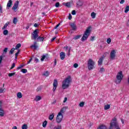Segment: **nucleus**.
Returning a JSON list of instances; mask_svg holds the SVG:
<instances>
[{"instance_id": "1", "label": "nucleus", "mask_w": 129, "mask_h": 129, "mask_svg": "<svg viewBox=\"0 0 129 129\" xmlns=\"http://www.w3.org/2000/svg\"><path fill=\"white\" fill-rule=\"evenodd\" d=\"M31 39L32 40H37V42H43L44 38L43 37L39 36L38 29H36L32 34Z\"/></svg>"}, {"instance_id": "2", "label": "nucleus", "mask_w": 129, "mask_h": 129, "mask_svg": "<svg viewBox=\"0 0 129 129\" xmlns=\"http://www.w3.org/2000/svg\"><path fill=\"white\" fill-rule=\"evenodd\" d=\"M91 33V27L89 26L87 28V29L85 31L84 34H83V36L81 38V41L82 42H84V41H86V40H87Z\"/></svg>"}, {"instance_id": "3", "label": "nucleus", "mask_w": 129, "mask_h": 129, "mask_svg": "<svg viewBox=\"0 0 129 129\" xmlns=\"http://www.w3.org/2000/svg\"><path fill=\"white\" fill-rule=\"evenodd\" d=\"M72 80L71 79V76H69L67 78H66L64 81H63L62 82V88L63 89H66L67 88H68V87H69L70 83H71Z\"/></svg>"}, {"instance_id": "4", "label": "nucleus", "mask_w": 129, "mask_h": 129, "mask_svg": "<svg viewBox=\"0 0 129 129\" xmlns=\"http://www.w3.org/2000/svg\"><path fill=\"white\" fill-rule=\"evenodd\" d=\"M94 65H95V62L92 60V59L90 58L88 60V68L89 70H92L94 68Z\"/></svg>"}, {"instance_id": "5", "label": "nucleus", "mask_w": 129, "mask_h": 129, "mask_svg": "<svg viewBox=\"0 0 129 129\" xmlns=\"http://www.w3.org/2000/svg\"><path fill=\"white\" fill-rule=\"evenodd\" d=\"M123 77V76H122V72L120 71L117 74V76H116V79L118 80V81H116V84H117L118 83H120Z\"/></svg>"}, {"instance_id": "6", "label": "nucleus", "mask_w": 129, "mask_h": 129, "mask_svg": "<svg viewBox=\"0 0 129 129\" xmlns=\"http://www.w3.org/2000/svg\"><path fill=\"white\" fill-rule=\"evenodd\" d=\"M62 119H63V115L61 112H59L56 117V122H57V123H60V122L62 121Z\"/></svg>"}, {"instance_id": "7", "label": "nucleus", "mask_w": 129, "mask_h": 129, "mask_svg": "<svg viewBox=\"0 0 129 129\" xmlns=\"http://www.w3.org/2000/svg\"><path fill=\"white\" fill-rule=\"evenodd\" d=\"M115 54H116V51L115 50H112L110 53V58L111 60H114L115 59Z\"/></svg>"}, {"instance_id": "8", "label": "nucleus", "mask_w": 129, "mask_h": 129, "mask_svg": "<svg viewBox=\"0 0 129 129\" xmlns=\"http://www.w3.org/2000/svg\"><path fill=\"white\" fill-rule=\"evenodd\" d=\"M19 1H16L13 7H12V10H13V11H16V10L18 9V7H19Z\"/></svg>"}, {"instance_id": "9", "label": "nucleus", "mask_w": 129, "mask_h": 129, "mask_svg": "<svg viewBox=\"0 0 129 129\" xmlns=\"http://www.w3.org/2000/svg\"><path fill=\"white\" fill-rule=\"evenodd\" d=\"M103 59H104V55H102L101 58H99L98 61V66H101L102 65V62H103Z\"/></svg>"}, {"instance_id": "10", "label": "nucleus", "mask_w": 129, "mask_h": 129, "mask_svg": "<svg viewBox=\"0 0 129 129\" xmlns=\"http://www.w3.org/2000/svg\"><path fill=\"white\" fill-rule=\"evenodd\" d=\"M12 5H13V1L9 0L7 3V10H9L10 8L12 7Z\"/></svg>"}, {"instance_id": "11", "label": "nucleus", "mask_w": 129, "mask_h": 129, "mask_svg": "<svg viewBox=\"0 0 129 129\" xmlns=\"http://www.w3.org/2000/svg\"><path fill=\"white\" fill-rule=\"evenodd\" d=\"M117 126L116 123H114V121L112 120L111 123H110L109 129H113V127Z\"/></svg>"}, {"instance_id": "12", "label": "nucleus", "mask_w": 129, "mask_h": 129, "mask_svg": "<svg viewBox=\"0 0 129 129\" xmlns=\"http://www.w3.org/2000/svg\"><path fill=\"white\" fill-rule=\"evenodd\" d=\"M113 121H114V123H116V126H114V127H115V128L116 129H120V128L119 127V126L118 125V123H117V122L116 121V118H114L112 119Z\"/></svg>"}, {"instance_id": "13", "label": "nucleus", "mask_w": 129, "mask_h": 129, "mask_svg": "<svg viewBox=\"0 0 129 129\" xmlns=\"http://www.w3.org/2000/svg\"><path fill=\"white\" fill-rule=\"evenodd\" d=\"M70 26L72 28V30H73V31H75V30H76V24H75V23H72L70 24Z\"/></svg>"}, {"instance_id": "14", "label": "nucleus", "mask_w": 129, "mask_h": 129, "mask_svg": "<svg viewBox=\"0 0 129 129\" xmlns=\"http://www.w3.org/2000/svg\"><path fill=\"white\" fill-rule=\"evenodd\" d=\"M68 108V107L64 106L63 108H61L59 112H60V113H64V112L66 111V109H67Z\"/></svg>"}, {"instance_id": "15", "label": "nucleus", "mask_w": 129, "mask_h": 129, "mask_svg": "<svg viewBox=\"0 0 129 129\" xmlns=\"http://www.w3.org/2000/svg\"><path fill=\"white\" fill-rule=\"evenodd\" d=\"M60 57L61 60H64V59H65V53L60 52Z\"/></svg>"}, {"instance_id": "16", "label": "nucleus", "mask_w": 129, "mask_h": 129, "mask_svg": "<svg viewBox=\"0 0 129 129\" xmlns=\"http://www.w3.org/2000/svg\"><path fill=\"white\" fill-rule=\"evenodd\" d=\"M83 5V3H82V2L80 1V0H79L77 3V6L78 7V8H80V7H82Z\"/></svg>"}, {"instance_id": "17", "label": "nucleus", "mask_w": 129, "mask_h": 129, "mask_svg": "<svg viewBox=\"0 0 129 129\" xmlns=\"http://www.w3.org/2000/svg\"><path fill=\"white\" fill-rule=\"evenodd\" d=\"M37 45V42H34V45H32L31 46V48H34L35 50H36V49H38V46Z\"/></svg>"}, {"instance_id": "18", "label": "nucleus", "mask_w": 129, "mask_h": 129, "mask_svg": "<svg viewBox=\"0 0 129 129\" xmlns=\"http://www.w3.org/2000/svg\"><path fill=\"white\" fill-rule=\"evenodd\" d=\"M53 86V87H57V86H58V81H57V80H54Z\"/></svg>"}, {"instance_id": "19", "label": "nucleus", "mask_w": 129, "mask_h": 129, "mask_svg": "<svg viewBox=\"0 0 129 129\" xmlns=\"http://www.w3.org/2000/svg\"><path fill=\"white\" fill-rule=\"evenodd\" d=\"M5 115V111L4 109H0V116H4Z\"/></svg>"}, {"instance_id": "20", "label": "nucleus", "mask_w": 129, "mask_h": 129, "mask_svg": "<svg viewBox=\"0 0 129 129\" xmlns=\"http://www.w3.org/2000/svg\"><path fill=\"white\" fill-rule=\"evenodd\" d=\"M109 108H110V105L107 104L104 106V110H107V109H109Z\"/></svg>"}, {"instance_id": "21", "label": "nucleus", "mask_w": 129, "mask_h": 129, "mask_svg": "<svg viewBox=\"0 0 129 129\" xmlns=\"http://www.w3.org/2000/svg\"><path fill=\"white\" fill-rule=\"evenodd\" d=\"M17 97L18 98H22L23 97V95H22V93L21 92H18L17 93Z\"/></svg>"}, {"instance_id": "22", "label": "nucleus", "mask_w": 129, "mask_h": 129, "mask_svg": "<svg viewBox=\"0 0 129 129\" xmlns=\"http://www.w3.org/2000/svg\"><path fill=\"white\" fill-rule=\"evenodd\" d=\"M91 16L92 19H95V17H96V14L94 12H92L91 14Z\"/></svg>"}, {"instance_id": "23", "label": "nucleus", "mask_w": 129, "mask_h": 129, "mask_svg": "<svg viewBox=\"0 0 129 129\" xmlns=\"http://www.w3.org/2000/svg\"><path fill=\"white\" fill-rule=\"evenodd\" d=\"M98 129H107V128L106 127V126L104 125H102L101 126H100Z\"/></svg>"}, {"instance_id": "24", "label": "nucleus", "mask_w": 129, "mask_h": 129, "mask_svg": "<svg viewBox=\"0 0 129 129\" xmlns=\"http://www.w3.org/2000/svg\"><path fill=\"white\" fill-rule=\"evenodd\" d=\"M54 119V114H51L49 116V120H53Z\"/></svg>"}, {"instance_id": "25", "label": "nucleus", "mask_w": 129, "mask_h": 129, "mask_svg": "<svg viewBox=\"0 0 129 129\" xmlns=\"http://www.w3.org/2000/svg\"><path fill=\"white\" fill-rule=\"evenodd\" d=\"M21 46L22 44H21V43L17 44L15 47L16 50H18V49H19V48H21Z\"/></svg>"}, {"instance_id": "26", "label": "nucleus", "mask_w": 129, "mask_h": 129, "mask_svg": "<svg viewBox=\"0 0 129 129\" xmlns=\"http://www.w3.org/2000/svg\"><path fill=\"white\" fill-rule=\"evenodd\" d=\"M41 99H42V98L41 97V96H37L36 97V98H35L36 101H39V100H40Z\"/></svg>"}, {"instance_id": "27", "label": "nucleus", "mask_w": 129, "mask_h": 129, "mask_svg": "<svg viewBox=\"0 0 129 129\" xmlns=\"http://www.w3.org/2000/svg\"><path fill=\"white\" fill-rule=\"evenodd\" d=\"M81 37V35H77L75 36L73 39V40H78V39H80V38Z\"/></svg>"}, {"instance_id": "28", "label": "nucleus", "mask_w": 129, "mask_h": 129, "mask_svg": "<svg viewBox=\"0 0 129 129\" xmlns=\"http://www.w3.org/2000/svg\"><path fill=\"white\" fill-rule=\"evenodd\" d=\"M65 6H66V7H67V8H71V4L69 2H68V3H66Z\"/></svg>"}, {"instance_id": "29", "label": "nucleus", "mask_w": 129, "mask_h": 129, "mask_svg": "<svg viewBox=\"0 0 129 129\" xmlns=\"http://www.w3.org/2000/svg\"><path fill=\"white\" fill-rule=\"evenodd\" d=\"M17 22H18V19H17V18H14L13 19V24L16 25V24H17Z\"/></svg>"}, {"instance_id": "30", "label": "nucleus", "mask_w": 129, "mask_h": 129, "mask_svg": "<svg viewBox=\"0 0 129 129\" xmlns=\"http://www.w3.org/2000/svg\"><path fill=\"white\" fill-rule=\"evenodd\" d=\"M47 125V120H45L42 123L43 127H45Z\"/></svg>"}, {"instance_id": "31", "label": "nucleus", "mask_w": 129, "mask_h": 129, "mask_svg": "<svg viewBox=\"0 0 129 129\" xmlns=\"http://www.w3.org/2000/svg\"><path fill=\"white\" fill-rule=\"evenodd\" d=\"M49 72H48V71H46L43 74V76H46V77H47L49 76Z\"/></svg>"}, {"instance_id": "32", "label": "nucleus", "mask_w": 129, "mask_h": 129, "mask_svg": "<svg viewBox=\"0 0 129 129\" xmlns=\"http://www.w3.org/2000/svg\"><path fill=\"white\" fill-rule=\"evenodd\" d=\"M8 26H9V23H6L5 25L3 27L2 30H5V29H7V28L8 27Z\"/></svg>"}, {"instance_id": "33", "label": "nucleus", "mask_w": 129, "mask_h": 129, "mask_svg": "<svg viewBox=\"0 0 129 129\" xmlns=\"http://www.w3.org/2000/svg\"><path fill=\"white\" fill-rule=\"evenodd\" d=\"M15 51V48H12L10 51V54H11V55H12V54H14V52Z\"/></svg>"}, {"instance_id": "34", "label": "nucleus", "mask_w": 129, "mask_h": 129, "mask_svg": "<svg viewBox=\"0 0 129 129\" xmlns=\"http://www.w3.org/2000/svg\"><path fill=\"white\" fill-rule=\"evenodd\" d=\"M3 34L5 36H7V35H8V34H9V31H8V30H4L3 32Z\"/></svg>"}, {"instance_id": "35", "label": "nucleus", "mask_w": 129, "mask_h": 129, "mask_svg": "<svg viewBox=\"0 0 129 129\" xmlns=\"http://www.w3.org/2000/svg\"><path fill=\"white\" fill-rule=\"evenodd\" d=\"M21 72H22V73H27L28 72V70L27 69H22L21 70Z\"/></svg>"}, {"instance_id": "36", "label": "nucleus", "mask_w": 129, "mask_h": 129, "mask_svg": "<svg viewBox=\"0 0 129 129\" xmlns=\"http://www.w3.org/2000/svg\"><path fill=\"white\" fill-rule=\"evenodd\" d=\"M128 11H129V6H127L125 8L124 13H127Z\"/></svg>"}, {"instance_id": "37", "label": "nucleus", "mask_w": 129, "mask_h": 129, "mask_svg": "<svg viewBox=\"0 0 129 129\" xmlns=\"http://www.w3.org/2000/svg\"><path fill=\"white\" fill-rule=\"evenodd\" d=\"M22 129H27V128H28V125L26 124H24L22 125Z\"/></svg>"}, {"instance_id": "38", "label": "nucleus", "mask_w": 129, "mask_h": 129, "mask_svg": "<svg viewBox=\"0 0 129 129\" xmlns=\"http://www.w3.org/2000/svg\"><path fill=\"white\" fill-rule=\"evenodd\" d=\"M16 75V73H9L8 74V76L9 77H12V76H14V75Z\"/></svg>"}, {"instance_id": "39", "label": "nucleus", "mask_w": 129, "mask_h": 129, "mask_svg": "<svg viewBox=\"0 0 129 129\" xmlns=\"http://www.w3.org/2000/svg\"><path fill=\"white\" fill-rule=\"evenodd\" d=\"M15 67H16V63H13L12 65L11 68H10V70H12V69H14V68H15Z\"/></svg>"}, {"instance_id": "40", "label": "nucleus", "mask_w": 129, "mask_h": 129, "mask_svg": "<svg viewBox=\"0 0 129 129\" xmlns=\"http://www.w3.org/2000/svg\"><path fill=\"white\" fill-rule=\"evenodd\" d=\"M55 7L56 8H59V7H60V3L57 2V3H55Z\"/></svg>"}, {"instance_id": "41", "label": "nucleus", "mask_w": 129, "mask_h": 129, "mask_svg": "<svg viewBox=\"0 0 129 129\" xmlns=\"http://www.w3.org/2000/svg\"><path fill=\"white\" fill-rule=\"evenodd\" d=\"M46 58V55H43L42 56V58H41V61H43L44 60H45V58Z\"/></svg>"}, {"instance_id": "42", "label": "nucleus", "mask_w": 129, "mask_h": 129, "mask_svg": "<svg viewBox=\"0 0 129 129\" xmlns=\"http://www.w3.org/2000/svg\"><path fill=\"white\" fill-rule=\"evenodd\" d=\"M5 90H6V88H0V93H3L5 92Z\"/></svg>"}, {"instance_id": "43", "label": "nucleus", "mask_w": 129, "mask_h": 129, "mask_svg": "<svg viewBox=\"0 0 129 129\" xmlns=\"http://www.w3.org/2000/svg\"><path fill=\"white\" fill-rule=\"evenodd\" d=\"M80 107H83L84 106V102H82L80 103Z\"/></svg>"}, {"instance_id": "44", "label": "nucleus", "mask_w": 129, "mask_h": 129, "mask_svg": "<svg viewBox=\"0 0 129 129\" xmlns=\"http://www.w3.org/2000/svg\"><path fill=\"white\" fill-rule=\"evenodd\" d=\"M111 42V39L110 38H108L107 40V43L108 44H110Z\"/></svg>"}, {"instance_id": "45", "label": "nucleus", "mask_w": 129, "mask_h": 129, "mask_svg": "<svg viewBox=\"0 0 129 129\" xmlns=\"http://www.w3.org/2000/svg\"><path fill=\"white\" fill-rule=\"evenodd\" d=\"M3 101H0V109H3Z\"/></svg>"}, {"instance_id": "46", "label": "nucleus", "mask_w": 129, "mask_h": 129, "mask_svg": "<svg viewBox=\"0 0 129 129\" xmlns=\"http://www.w3.org/2000/svg\"><path fill=\"white\" fill-rule=\"evenodd\" d=\"M72 15H73V16H74V15H76V11L73 10L72 12Z\"/></svg>"}, {"instance_id": "47", "label": "nucleus", "mask_w": 129, "mask_h": 129, "mask_svg": "<svg viewBox=\"0 0 129 129\" xmlns=\"http://www.w3.org/2000/svg\"><path fill=\"white\" fill-rule=\"evenodd\" d=\"M24 67V66L20 65L19 67H18L17 69V70H19L20 69H21V68H23Z\"/></svg>"}, {"instance_id": "48", "label": "nucleus", "mask_w": 129, "mask_h": 129, "mask_svg": "<svg viewBox=\"0 0 129 129\" xmlns=\"http://www.w3.org/2000/svg\"><path fill=\"white\" fill-rule=\"evenodd\" d=\"M41 89H42V87L39 86V87H37L36 90H37V91H40L41 90Z\"/></svg>"}, {"instance_id": "49", "label": "nucleus", "mask_w": 129, "mask_h": 129, "mask_svg": "<svg viewBox=\"0 0 129 129\" xmlns=\"http://www.w3.org/2000/svg\"><path fill=\"white\" fill-rule=\"evenodd\" d=\"M8 52V48H5L3 50V53H7Z\"/></svg>"}, {"instance_id": "50", "label": "nucleus", "mask_w": 129, "mask_h": 129, "mask_svg": "<svg viewBox=\"0 0 129 129\" xmlns=\"http://www.w3.org/2000/svg\"><path fill=\"white\" fill-rule=\"evenodd\" d=\"M94 39H95V36H91L90 40H91V41L93 42V41L94 40Z\"/></svg>"}, {"instance_id": "51", "label": "nucleus", "mask_w": 129, "mask_h": 129, "mask_svg": "<svg viewBox=\"0 0 129 129\" xmlns=\"http://www.w3.org/2000/svg\"><path fill=\"white\" fill-rule=\"evenodd\" d=\"M61 128V126H55L53 129H60Z\"/></svg>"}, {"instance_id": "52", "label": "nucleus", "mask_w": 129, "mask_h": 129, "mask_svg": "<svg viewBox=\"0 0 129 129\" xmlns=\"http://www.w3.org/2000/svg\"><path fill=\"white\" fill-rule=\"evenodd\" d=\"M60 25H61V23H58L54 28V29H57V28H58V27H59V26H60Z\"/></svg>"}, {"instance_id": "53", "label": "nucleus", "mask_w": 129, "mask_h": 129, "mask_svg": "<svg viewBox=\"0 0 129 129\" xmlns=\"http://www.w3.org/2000/svg\"><path fill=\"white\" fill-rule=\"evenodd\" d=\"M35 62H36V63H38V62H39L40 60H39V59H38V58L35 57Z\"/></svg>"}, {"instance_id": "54", "label": "nucleus", "mask_w": 129, "mask_h": 129, "mask_svg": "<svg viewBox=\"0 0 129 129\" xmlns=\"http://www.w3.org/2000/svg\"><path fill=\"white\" fill-rule=\"evenodd\" d=\"M3 61V55L0 56V64L2 63V61Z\"/></svg>"}, {"instance_id": "55", "label": "nucleus", "mask_w": 129, "mask_h": 129, "mask_svg": "<svg viewBox=\"0 0 129 129\" xmlns=\"http://www.w3.org/2000/svg\"><path fill=\"white\" fill-rule=\"evenodd\" d=\"M19 53H20V50H18L17 52L15 54V56L18 57V55H19Z\"/></svg>"}, {"instance_id": "56", "label": "nucleus", "mask_w": 129, "mask_h": 129, "mask_svg": "<svg viewBox=\"0 0 129 129\" xmlns=\"http://www.w3.org/2000/svg\"><path fill=\"white\" fill-rule=\"evenodd\" d=\"M74 67L75 68H77V67H78V64L77 63H75V64H74Z\"/></svg>"}, {"instance_id": "57", "label": "nucleus", "mask_w": 129, "mask_h": 129, "mask_svg": "<svg viewBox=\"0 0 129 129\" xmlns=\"http://www.w3.org/2000/svg\"><path fill=\"white\" fill-rule=\"evenodd\" d=\"M100 72H104V69H103V68H101Z\"/></svg>"}, {"instance_id": "58", "label": "nucleus", "mask_w": 129, "mask_h": 129, "mask_svg": "<svg viewBox=\"0 0 129 129\" xmlns=\"http://www.w3.org/2000/svg\"><path fill=\"white\" fill-rule=\"evenodd\" d=\"M53 63H54V66H56V64H57V60L56 59H54Z\"/></svg>"}, {"instance_id": "59", "label": "nucleus", "mask_w": 129, "mask_h": 129, "mask_svg": "<svg viewBox=\"0 0 129 129\" xmlns=\"http://www.w3.org/2000/svg\"><path fill=\"white\" fill-rule=\"evenodd\" d=\"M72 19V15H71L70 14L69 16V19L71 20Z\"/></svg>"}, {"instance_id": "60", "label": "nucleus", "mask_w": 129, "mask_h": 129, "mask_svg": "<svg viewBox=\"0 0 129 129\" xmlns=\"http://www.w3.org/2000/svg\"><path fill=\"white\" fill-rule=\"evenodd\" d=\"M38 26H39V25H38V24L37 23H35L34 25V27H35V28H38Z\"/></svg>"}, {"instance_id": "61", "label": "nucleus", "mask_w": 129, "mask_h": 129, "mask_svg": "<svg viewBox=\"0 0 129 129\" xmlns=\"http://www.w3.org/2000/svg\"><path fill=\"white\" fill-rule=\"evenodd\" d=\"M124 3V0H121V1L120 2V4L121 5H122V4H123Z\"/></svg>"}, {"instance_id": "62", "label": "nucleus", "mask_w": 129, "mask_h": 129, "mask_svg": "<svg viewBox=\"0 0 129 129\" xmlns=\"http://www.w3.org/2000/svg\"><path fill=\"white\" fill-rule=\"evenodd\" d=\"M0 13H3V8L2 6H0Z\"/></svg>"}, {"instance_id": "63", "label": "nucleus", "mask_w": 129, "mask_h": 129, "mask_svg": "<svg viewBox=\"0 0 129 129\" xmlns=\"http://www.w3.org/2000/svg\"><path fill=\"white\" fill-rule=\"evenodd\" d=\"M56 88H57V87H53L52 91L54 92L56 90Z\"/></svg>"}, {"instance_id": "64", "label": "nucleus", "mask_w": 129, "mask_h": 129, "mask_svg": "<svg viewBox=\"0 0 129 129\" xmlns=\"http://www.w3.org/2000/svg\"><path fill=\"white\" fill-rule=\"evenodd\" d=\"M67 101V97H65L63 100V102L65 103Z\"/></svg>"}]
</instances>
